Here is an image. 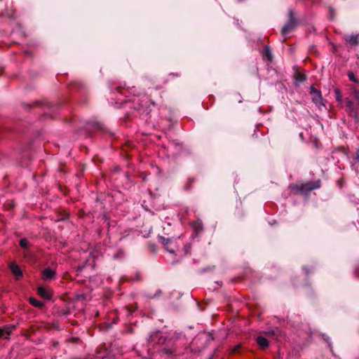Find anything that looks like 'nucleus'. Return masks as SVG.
Listing matches in <instances>:
<instances>
[{
    "mask_svg": "<svg viewBox=\"0 0 359 359\" xmlns=\"http://www.w3.org/2000/svg\"><path fill=\"white\" fill-rule=\"evenodd\" d=\"M132 101L135 104V109L142 112H149V107L151 104H154V102L150 100L147 95H142V96H135Z\"/></svg>",
    "mask_w": 359,
    "mask_h": 359,
    "instance_id": "nucleus-1",
    "label": "nucleus"
},
{
    "mask_svg": "<svg viewBox=\"0 0 359 359\" xmlns=\"http://www.w3.org/2000/svg\"><path fill=\"white\" fill-rule=\"evenodd\" d=\"M311 94L312 95L313 102L320 107L321 105H323L322 102V96L320 90L315 89L314 88H311Z\"/></svg>",
    "mask_w": 359,
    "mask_h": 359,
    "instance_id": "nucleus-2",
    "label": "nucleus"
},
{
    "mask_svg": "<svg viewBox=\"0 0 359 359\" xmlns=\"http://www.w3.org/2000/svg\"><path fill=\"white\" fill-rule=\"evenodd\" d=\"M344 39L351 46H357L359 43V34L345 35Z\"/></svg>",
    "mask_w": 359,
    "mask_h": 359,
    "instance_id": "nucleus-3",
    "label": "nucleus"
},
{
    "mask_svg": "<svg viewBox=\"0 0 359 359\" xmlns=\"http://www.w3.org/2000/svg\"><path fill=\"white\" fill-rule=\"evenodd\" d=\"M295 26V23L294 22V20L292 19H290V21L286 23L282 30H281V34L282 35L285 37L286 35L291 31L293 29V28Z\"/></svg>",
    "mask_w": 359,
    "mask_h": 359,
    "instance_id": "nucleus-4",
    "label": "nucleus"
},
{
    "mask_svg": "<svg viewBox=\"0 0 359 359\" xmlns=\"http://www.w3.org/2000/svg\"><path fill=\"white\" fill-rule=\"evenodd\" d=\"M55 275V271L50 268L45 269L42 272V278L45 280H52Z\"/></svg>",
    "mask_w": 359,
    "mask_h": 359,
    "instance_id": "nucleus-5",
    "label": "nucleus"
},
{
    "mask_svg": "<svg viewBox=\"0 0 359 359\" xmlns=\"http://www.w3.org/2000/svg\"><path fill=\"white\" fill-rule=\"evenodd\" d=\"M37 292H38L39 295H40L41 297L46 299L50 300L52 298L51 292L50 291L47 290L43 287H39L37 289Z\"/></svg>",
    "mask_w": 359,
    "mask_h": 359,
    "instance_id": "nucleus-6",
    "label": "nucleus"
},
{
    "mask_svg": "<svg viewBox=\"0 0 359 359\" xmlns=\"http://www.w3.org/2000/svg\"><path fill=\"white\" fill-rule=\"evenodd\" d=\"M10 269L17 279L22 276V272L17 264L11 263L10 265Z\"/></svg>",
    "mask_w": 359,
    "mask_h": 359,
    "instance_id": "nucleus-7",
    "label": "nucleus"
},
{
    "mask_svg": "<svg viewBox=\"0 0 359 359\" xmlns=\"http://www.w3.org/2000/svg\"><path fill=\"white\" fill-rule=\"evenodd\" d=\"M319 187H320V184L318 182H317L315 186H313L311 184L309 183V184H302L299 187V190L301 191H311L313 190L314 189H317Z\"/></svg>",
    "mask_w": 359,
    "mask_h": 359,
    "instance_id": "nucleus-8",
    "label": "nucleus"
},
{
    "mask_svg": "<svg viewBox=\"0 0 359 359\" xmlns=\"http://www.w3.org/2000/svg\"><path fill=\"white\" fill-rule=\"evenodd\" d=\"M158 240L163 244V245L165 247L166 250L169 252H170V253H174L175 252L174 250L170 249L168 248L169 243H170L171 241H172V240L170 238H165L163 236H158Z\"/></svg>",
    "mask_w": 359,
    "mask_h": 359,
    "instance_id": "nucleus-9",
    "label": "nucleus"
},
{
    "mask_svg": "<svg viewBox=\"0 0 359 359\" xmlns=\"http://www.w3.org/2000/svg\"><path fill=\"white\" fill-rule=\"evenodd\" d=\"M256 341L262 348H266L269 346L268 340L262 336L257 337L256 339Z\"/></svg>",
    "mask_w": 359,
    "mask_h": 359,
    "instance_id": "nucleus-10",
    "label": "nucleus"
},
{
    "mask_svg": "<svg viewBox=\"0 0 359 359\" xmlns=\"http://www.w3.org/2000/svg\"><path fill=\"white\" fill-rule=\"evenodd\" d=\"M156 339H158V341H156V343H158V344H161V343H163V341H164V340L161 339V333L159 332H156L151 334L149 337V341L151 342L156 343Z\"/></svg>",
    "mask_w": 359,
    "mask_h": 359,
    "instance_id": "nucleus-11",
    "label": "nucleus"
},
{
    "mask_svg": "<svg viewBox=\"0 0 359 359\" xmlns=\"http://www.w3.org/2000/svg\"><path fill=\"white\" fill-rule=\"evenodd\" d=\"M264 57L266 58L268 60L271 61L273 59V55L271 52V50L269 46H266L264 50L263 53Z\"/></svg>",
    "mask_w": 359,
    "mask_h": 359,
    "instance_id": "nucleus-12",
    "label": "nucleus"
},
{
    "mask_svg": "<svg viewBox=\"0 0 359 359\" xmlns=\"http://www.w3.org/2000/svg\"><path fill=\"white\" fill-rule=\"evenodd\" d=\"M29 303L35 306V307H37V308H42L43 306V304L39 301H38L37 299H36L34 297H30L29 298Z\"/></svg>",
    "mask_w": 359,
    "mask_h": 359,
    "instance_id": "nucleus-13",
    "label": "nucleus"
},
{
    "mask_svg": "<svg viewBox=\"0 0 359 359\" xmlns=\"http://www.w3.org/2000/svg\"><path fill=\"white\" fill-rule=\"evenodd\" d=\"M346 103V106L348 108L351 114H354L355 116H356L357 112L354 109L353 102L350 100H347Z\"/></svg>",
    "mask_w": 359,
    "mask_h": 359,
    "instance_id": "nucleus-14",
    "label": "nucleus"
},
{
    "mask_svg": "<svg viewBox=\"0 0 359 359\" xmlns=\"http://www.w3.org/2000/svg\"><path fill=\"white\" fill-rule=\"evenodd\" d=\"M193 228L197 234L199 233L203 230V224L201 222L198 221L193 224Z\"/></svg>",
    "mask_w": 359,
    "mask_h": 359,
    "instance_id": "nucleus-15",
    "label": "nucleus"
},
{
    "mask_svg": "<svg viewBox=\"0 0 359 359\" xmlns=\"http://www.w3.org/2000/svg\"><path fill=\"white\" fill-rule=\"evenodd\" d=\"M12 332V327H7L0 329V337H4L5 335H9Z\"/></svg>",
    "mask_w": 359,
    "mask_h": 359,
    "instance_id": "nucleus-16",
    "label": "nucleus"
},
{
    "mask_svg": "<svg viewBox=\"0 0 359 359\" xmlns=\"http://www.w3.org/2000/svg\"><path fill=\"white\" fill-rule=\"evenodd\" d=\"M348 77L349 79V80L353 83H358V79H356V77L355 76V74L353 72H349L348 73Z\"/></svg>",
    "mask_w": 359,
    "mask_h": 359,
    "instance_id": "nucleus-17",
    "label": "nucleus"
},
{
    "mask_svg": "<svg viewBox=\"0 0 359 359\" xmlns=\"http://www.w3.org/2000/svg\"><path fill=\"white\" fill-rule=\"evenodd\" d=\"M135 90H135V88L133 87V88H132L130 90V91H129V90H128L123 89V90H121V93H121V95H123L124 96L127 97V96H128V95H126V93H134Z\"/></svg>",
    "mask_w": 359,
    "mask_h": 359,
    "instance_id": "nucleus-18",
    "label": "nucleus"
},
{
    "mask_svg": "<svg viewBox=\"0 0 359 359\" xmlns=\"http://www.w3.org/2000/svg\"><path fill=\"white\" fill-rule=\"evenodd\" d=\"M28 245H29V243H28V241H27V239H25V238H22V239H21V240L20 241V245L22 248H27Z\"/></svg>",
    "mask_w": 359,
    "mask_h": 359,
    "instance_id": "nucleus-19",
    "label": "nucleus"
},
{
    "mask_svg": "<svg viewBox=\"0 0 359 359\" xmlns=\"http://www.w3.org/2000/svg\"><path fill=\"white\" fill-rule=\"evenodd\" d=\"M335 93H336L337 100L340 102L341 100V94H340L339 90H335Z\"/></svg>",
    "mask_w": 359,
    "mask_h": 359,
    "instance_id": "nucleus-20",
    "label": "nucleus"
},
{
    "mask_svg": "<svg viewBox=\"0 0 359 359\" xmlns=\"http://www.w3.org/2000/svg\"><path fill=\"white\" fill-rule=\"evenodd\" d=\"M190 250H191V246L189 245H185V247H184L185 253L186 254L189 253Z\"/></svg>",
    "mask_w": 359,
    "mask_h": 359,
    "instance_id": "nucleus-21",
    "label": "nucleus"
},
{
    "mask_svg": "<svg viewBox=\"0 0 359 359\" xmlns=\"http://www.w3.org/2000/svg\"><path fill=\"white\" fill-rule=\"evenodd\" d=\"M297 80L299 82H303L305 80V78L304 76H299V77L297 78Z\"/></svg>",
    "mask_w": 359,
    "mask_h": 359,
    "instance_id": "nucleus-22",
    "label": "nucleus"
},
{
    "mask_svg": "<svg viewBox=\"0 0 359 359\" xmlns=\"http://www.w3.org/2000/svg\"><path fill=\"white\" fill-rule=\"evenodd\" d=\"M304 269L306 271V273H308V271L306 270V269L304 268Z\"/></svg>",
    "mask_w": 359,
    "mask_h": 359,
    "instance_id": "nucleus-23",
    "label": "nucleus"
},
{
    "mask_svg": "<svg viewBox=\"0 0 359 359\" xmlns=\"http://www.w3.org/2000/svg\"><path fill=\"white\" fill-rule=\"evenodd\" d=\"M98 357H99V358H104V356H102V355H99Z\"/></svg>",
    "mask_w": 359,
    "mask_h": 359,
    "instance_id": "nucleus-24",
    "label": "nucleus"
},
{
    "mask_svg": "<svg viewBox=\"0 0 359 359\" xmlns=\"http://www.w3.org/2000/svg\"><path fill=\"white\" fill-rule=\"evenodd\" d=\"M357 158L359 160V155L358 154Z\"/></svg>",
    "mask_w": 359,
    "mask_h": 359,
    "instance_id": "nucleus-25",
    "label": "nucleus"
}]
</instances>
